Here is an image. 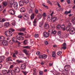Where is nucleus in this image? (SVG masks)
I'll use <instances>...</instances> for the list:
<instances>
[{
	"label": "nucleus",
	"mask_w": 75,
	"mask_h": 75,
	"mask_svg": "<svg viewBox=\"0 0 75 75\" xmlns=\"http://www.w3.org/2000/svg\"><path fill=\"white\" fill-rule=\"evenodd\" d=\"M33 75H35V74H35V72H36V71H37V69H35V68H34L33 69Z\"/></svg>",
	"instance_id": "35"
},
{
	"label": "nucleus",
	"mask_w": 75,
	"mask_h": 75,
	"mask_svg": "<svg viewBox=\"0 0 75 75\" xmlns=\"http://www.w3.org/2000/svg\"><path fill=\"white\" fill-rule=\"evenodd\" d=\"M16 38L17 40H21V41H22L24 40V37L23 36H20L19 35H17L16 37Z\"/></svg>",
	"instance_id": "2"
},
{
	"label": "nucleus",
	"mask_w": 75,
	"mask_h": 75,
	"mask_svg": "<svg viewBox=\"0 0 75 75\" xmlns=\"http://www.w3.org/2000/svg\"><path fill=\"white\" fill-rule=\"evenodd\" d=\"M61 28L63 30V31H64L65 30V25H62L61 26Z\"/></svg>",
	"instance_id": "25"
},
{
	"label": "nucleus",
	"mask_w": 75,
	"mask_h": 75,
	"mask_svg": "<svg viewBox=\"0 0 75 75\" xmlns=\"http://www.w3.org/2000/svg\"><path fill=\"white\" fill-rule=\"evenodd\" d=\"M71 29L72 30L71 31V32L70 33V34L73 35V34H74L75 33V29L74 28H72Z\"/></svg>",
	"instance_id": "13"
},
{
	"label": "nucleus",
	"mask_w": 75,
	"mask_h": 75,
	"mask_svg": "<svg viewBox=\"0 0 75 75\" xmlns=\"http://www.w3.org/2000/svg\"><path fill=\"white\" fill-rule=\"evenodd\" d=\"M33 23H37V21H36V19H35Z\"/></svg>",
	"instance_id": "61"
},
{
	"label": "nucleus",
	"mask_w": 75,
	"mask_h": 75,
	"mask_svg": "<svg viewBox=\"0 0 75 75\" xmlns=\"http://www.w3.org/2000/svg\"><path fill=\"white\" fill-rule=\"evenodd\" d=\"M47 57V55L45 54L42 55H40L39 56V58H42L43 59H46Z\"/></svg>",
	"instance_id": "4"
},
{
	"label": "nucleus",
	"mask_w": 75,
	"mask_h": 75,
	"mask_svg": "<svg viewBox=\"0 0 75 75\" xmlns=\"http://www.w3.org/2000/svg\"><path fill=\"white\" fill-rule=\"evenodd\" d=\"M50 26H49V24H48V23L47 22H46L44 26V28L45 29H48L49 28Z\"/></svg>",
	"instance_id": "11"
},
{
	"label": "nucleus",
	"mask_w": 75,
	"mask_h": 75,
	"mask_svg": "<svg viewBox=\"0 0 75 75\" xmlns=\"http://www.w3.org/2000/svg\"><path fill=\"white\" fill-rule=\"evenodd\" d=\"M71 28L70 27H69V26H67V27L66 28V30L67 31H70V30H71V29H70Z\"/></svg>",
	"instance_id": "32"
},
{
	"label": "nucleus",
	"mask_w": 75,
	"mask_h": 75,
	"mask_svg": "<svg viewBox=\"0 0 75 75\" xmlns=\"http://www.w3.org/2000/svg\"><path fill=\"white\" fill-rule=\"evenodd\" d=\"M6 61L7 62H9L10 61H13L12 57H7L6 59Z\"/></svg>",
	"instance_id": "8"
},
{
	"label": "nucleus",
	"mask_w": 75,
	"mask_h": 75,
	"mask_svg": "<svg viewBox=\"0 0 75 75\" xmlns=\"http://www.w3.org/2000/svg\"><path fill=\"white\" fill-rule=\"evenodd\" d=\"M57 4L59 7H61V6H60V5L59 4V3H58V2H57Z\"/></svg>",
	"instance_id": "60"
},
{
	"label": "nucleus",
	"mask_w": 75,
	"mask_h": 75,
	"mask_svg": "<svg viewBox=\"0 0 75 75\" xmlns=\"http://www.w3.org/2000/svg\"><path fill=\"white\" fill-rule=\"evenodd\" d=\"M52 56L53 57H55L56 55H55V52H53L52 53Z\"/></svg>",
	"instance_id": "41"
},
{
	"label": "nucleus",
	"mask_w": 75,
	"mask_h": 75,
	"mask_svg": "<svg viewBox=\"0 0 75 75\" xmlns=\"http://www.w3.org/2000/svg\"><path fill=\"white\" fill-rule=\"evenodd\" d=\"M2 73L3 74H7V70H3L2 71Z\"/></svg>",
	"instance_id": "24"
},
{
	"label": "nucleus",
	"mask_w": 75,
	"mask_h": 75,
	"mask_svg": "<svg viewBox=\"0 0 75 75\" xmlns=\"http://www.w3.org/2000/svg\"><path fill=\"white\" fill-rule=\"evenodd\" d=\"M31 19H34V14H32L30 16Z\"/></svg>",
	"instance_id": "39"
},
{
	"label": "nucleus",
	"mask_w": 75,
	"mask_h": 75,
	"mask_svg": "<svg viewBox=\"0 0 75 75\" xmlns=\"http://www.w3.org/2000/svg\"><path fill=\"white\" fill-rule=\"evenodd\" d=\"M18 18H22V16L21 15H20L18 16Z\"/></svg>",
	"instance_id": "62"
},
{
	"label": "nucleus",
	"mask_w": 75,
	"mask_h": 75,
	"mask_svg": "<svg viewBox=\"0 0 75 75\" xmlns=\"http://www.w3.org/2000/svg\"><path fill=\"white\" fill-rule=\"evenodd\" d=\"M9 25V23H5L4 26H5V27H8Z\"/></svg>",
	"instance_id": "33"
},
{
	"label": "nucleus",
	"mask_w": 75,
	"mask_h": 75,
	"mask_svg": "<svg viewBox=\"0 0 75 75\" xmlns=\"http://www.w3.org/2000/svg\"><path fill=\"white\" fill-rule=\"evenodd\" d=\"M9 13L11 15H14L16 12L14 10L12 9H10L9 11Z\"/></svg>",
	"instance_id": "9"
},
{
	"label": "nucleus",
	"mask_w": 75,
	"mask_h": 75,
	"mask_svg": "<svg viewBox=\"0 0 75 75\" xmlns=\"http://www.w3.org/2000/svg\"><path fill=\"white\" fill-rule=\"evenodd\" d=\"M57 33V31L55 30H53L52 34H55Z\"/></svg>",
	"instance_id": "45"
},
{
	"label": "nucleus",
	"mask_w": 75,
	"mask_h": 75,
	"mask_svg": "<svg viewBox=\"0 0 75 75\" xmlns=\"http://www.w3.org/2000/svg\"><path fill=\"white\" fill-rule=\"evenodd\" d=\"M14 7L15 10H17L18 8V4L17 3H14Z\"/></svg>",
	"instance_id": "16"
},
{
	"label": "nucleus",
	"mask_w": 75,
	"mask_h": 75,
	"mask_svg": "<svg viewBox=\"0 0 75 75\" xmlns=\"http://www.w3.org/2000/svg\"><path fill=\"white\" fill-rule=\"evenodd\" d=\"M13 66H14V65H11L10 66V67L9 68L10 69H12L13 68Z\"/></svg>",
	"instance_id": "58"
},
{
	"label": "nucleus",
	"mask_w": 75,
	"mask_h": 75,
	"mask_svg": "<svg viewBox=\"0 0 75 75\" xmlns=\"http://www.w3.org/2000/svg\"><path fill=\"white\" fill-rule=\"evenodd\" d=\"M23 16H23V18L25 20H28V19H29V16L27 13L25 14Z\"/></svg>",
	"instance_id": "6"
},
{
	"label": "nucleus",
	"mask_w": 75,
	"mask_h": 75,
	"mask_svg": "<svg viewBox=\"0 0 75 75\" xmlns=\"http://www.w3.org/2000/svg\"><path fill=\"white\" fill-rule=\"evenodd\" d=\"M26 28H21L19 29V31H23V32L25 31L26 30Z\"/></svg>",
	"instance_id": "19"
},
{
	"label": "nucleus",
	"mask_w": 75,
	"mask_h": 75,
	"mask_svg": "<svg viewBox=\"0 0 75 75\" xmlns=\"http://www.w3.org/2000/svg\"><path fill=\"white\" fill-rule=\"evenodd\" d=\"M12 40L13 41V42H17V39L15 38V37H13L12 38Z\"/></svg>",
	"instance_id": "26"
},
{
	"label": "nucleus",
	"mask_w": 75,
	"mask_h": 75,
	"mask_svg": "<svg viewBox=\"0 0 75 75\" xmlns=\"http://www.w3.org/2000/svg\"><path fill=\"white\" fill-rule=\"evenodd\" d=\"M68 34L67 33H65L64 34V37L65 38L67 37H68Z\"/></svg>",
	"instance_id": "51"
},
{
	"label": "nucleus",
	"mask_w": 75,
	"mask_h": 75,
	"mask_svg": "<svg viewBox=\"0 0 75 75\" xmlns=\"http://www.w3.org/2000/svg\"><path fill=\"white\" fill-rule=\"evenodd\" d=\"M71 66L70 65H66L64 67V70L65 71H68L70 70Z\"/></svg>",
	"instance_id": "3"
},
{
	"label": "nucleus",
	"mask_w": 75,
	"mask_h": 75,
	"mask_svg": "<svg viewBox=\"0 0 75 75\" xmlns=\"http://www.w3.org/2000/svg\"><path fill=\"white\" fill-rule=\"evenodd\" d=\"M12 57L13 58H17V56L16 55L15 53L13 54Z\"/></svg>",
	"instance_id": "50"
},
{
	"label": "nucleus",
	"mask_w": 75,
	"mask_h": 75,
	"mask_svg": "<svg viewBox=\"0 0 75 75\" xmlns=\"http://www.w3.org/2000/svg\"><path fill=\"white\" fill-rule=\"evenodd\" d=\"M29 13H33V11L31 9H30L29 10Z\"/></svg>",
	"instance_id": "53"
},
{
	"label": "nucleus",
	"mask_w": 75,
	"mask_h": 75,
	"mask_svg": "<svg viewBox=\"0 0 75 75\" xmlns=\"http://www.w3.org/2000/svg\"><path fill=\"white\" fill-rule=\"evenodd\" d=\"M38 34H36L35 35V38H38Z\"/></svg>",
	"instance_id": "55"
},
{
	"label": "nucleus",
	"mask_w": 75,
	"mask_h": 75,
	"mask_svg": "<svg viewBox=\"0 0 75 75\" xmlns=\"http://www.w3.org/2000/svg\"><path fill=\"white\" fill-rule=\"evenodd\" d=\"M10 4L9 6L10 7H12L13 3H14V0H9Z\"/></svg>",
	"instance_id": "5"
},
{
	"label": "nucleus",
	"mask_w": 75,
	"mask_h": 75,
	"mask_svg": "<svg viewBox=\"0 0 75 75\" xmlns=\"http://www.w3.org/2000/svg\"><path fill=\"white\" fill-rule=\"evenodd\" d=\"M25 3H26V4H27V3H29V1H28V0H26Z\"/></svg>",
	"instance_id": "59"
},
{
	"label": "nucleus",
	"mask_w": 75,
	"mask_h": 75,
	"mask_svg": "<svg viewBox=\"0 0 75 75\" xmlns=\"http://www.w3.org/2000/svg\"><path fill=\"white\" fill-rule=\"evenodd\" d=\"M56 20H57V18L56 17H54L53 18H52V17L51 22L54 23L55 21H56Z\"/></svg>",
	"instance_id": "22"
},
{
	"label": "nucleus",
	"mask_w": 75,
	"mask_h": 75,
	"mask_svg": "<svg viewBox=\"0 0 75 75\" xmlns=\"http://www.w3.org/2000/svg\"><path fill=\"white\" fill-rule=\"evenodd\" d=\"M23 44L25 45H27V40H25L23 42Z\"/></svg>",
	"instance_id": "34"
},
{
	"label": "nucleus",
	"mask_w": 75,
	"mask_h": 75,
	"mask_svg": "<svg viewBox=\"0 0 75 75\" xmlns=\"http://www.w3.org/2000/svg\"><path fill=\"white\" fill-rule=\"evenodd\" d=\"M39 74L40 75H43V71H39Z\"/></svg>",
	"instance_id": "47"
},
{
	"label": "nucleus",
	"mask_w": 75,
	"mask_h": 75,
	"mask_svg": "<svg viewBox=\"0 0 75 75\" xmlns=\"http://www.w3.org/2000/svg\"><path fill=\"white\" fill-rule=\"evenodd\" d=\"M18 34L20 35H24V33H19Z\"/></svg>",
	"instance_id": "54"
},
{
	"label": "nucleus",
	"mask_w": 75,
	"mask_h": 75,
	"mask_svg": "<svg viewBox=\"0 0 75 75\" xmlns=\"http://www.w3.org/2000/svg\"><path fill=\"white\" fill-rule=\"evenodd\" d=\"M9 42L10 44H12L14 42H13V40H11L9 41Z\"/></svg>",
	"instance_id": "46"
},
{
	"label": "nucleus",
	"mask_w": 75,
	"mask_h": 75,
	"mask_svg": "<svg viewBox=\"0 0 75 75\" xmlns=\"http://www.w3.org/2000/svg\"><path fill=\"white\" fill-rule=\"evenodd\" d=\"M5 34L7 37H11L13 35V33L11 31H7L5 32Z\"/></svg>",
	"instance_id": "1"
},
{
	"label": "nucleus",
	"mask_w": 75,
	"mask_h": 75,
	"mask_svg": "<svg viewBox=\"0 0 75 75\" xmlns=\"http://www.w3.org/2000/svg\"><path fill=\"white\" fill-rule=\"evenodd\" d=\"M16 62H17V63H18V64L20 63H21V62H23V61L21 60H20L19 59H18L16 60Z\"/></svg>",
	"instance_id": "36"
},
{
	"label": "nucleus",
	"mask_w": 75,
	"mask_h": 75,
	"mask_svg": "<svg viewBox=\"0 0 75 75\" xmlns=\"http://www.w3.org/2000/svg\"><path fill=\"white\" fill-rule=\"evenodd\" d=\"M56 28L58 30H59L61 28V25H59L56 26Z\"/></svg>",
	"instance_id": "30"
},
{
	"label": "nucleus",
	"mask_w": 75,
	"mask_h": 75,
	"mask_svg": "<svg viewBox=\"0 0 75 75\" xmlns=\"http://www.w3.org/2000/svg\"><path fill=\"white\" fill-rule=\"evenodd\" d=\"M0 57L1 59H3V60H4L5 59V57L4 56H2Z\"/></svg>",
	"instance_id": "42"
},
{
	"label": "nucleus",
	"mask_w": 75,
	"mask_h": 75,
	"mask_svg": "<svg viewBox=\"0 0 75 75\" xmlns=\"http://www.w3.org/2000/svg\"><path fill=\"white\" fill-rule=\"evenodd\" d=\"M31 47L30 46H24L23 48H27V49H30Z\"/></svg>",
	"instance_id": "37"
},
{
	"label": "nucleus",
	"mask_w": 75,
	"mask_h": 75,
	"mask_svg": "<svg viewBox=\"0 0 75 75\" xmlns=\"http://www.w3.org/2000/svg\"><path fill=\"white\" fill-rule=\"evenodd\" d=\"M8 3L7 1H4L2 2V4L4 7H6L7 6Z\"/></svg>",
	"instance_id": "18"
},
{
	"label": "nucleus",
	"mask_w": 75,
	"mask_h": 75,
	"mask_svg": "<svg viewBox=\"0 0 75 75\" xmlns=\"http://www.w3.org/2000/svg\"><path fill=\"white\" fill-rule=\"evenodd\" d=\"M4 21H5V19H1L0 18V22H4Z\"/></svg>",
	"instance_id": "48"
},
{
	"label": "nucleus",
	"mask_w": 75,
	"mask_h": 75,
	"mask_svg": "<svg viewBox=\"0 0 75 75\" xmlns=\"http://www.w3.org/2000/svg\"><path fill=\"white\" fill-rule=\"evenodd\" d=\"M11 75H15L16 74V73L15 70H12L11 71Z\"/></svg>",
	"instance_id": "23"
},
{
	"label": "nucleus",
	"mask_w": 75,
	"mask_h": 75,
	"mask_svg": "<svg viewBox=\"0 0 75 75\" xmlns=\"http://www.w3.org/2000/svg\"><path fill=\"white\" fill-rule=\"evenodd\" d=\"M38 17L39 19H40L42 18V15H41V14L39 13L38 16Z\"/></svg>",
	"instance_id": "43"
},
{
	"label": "nucleus",
	"mask_w": 75,
	"mask_h": 75,
	"mask_svg": "<svg viewBox=\"0 0 75 75\" xmlns=\"http://www.w3.org/2000/svg\"><path fill=\"white\" fill-rule=\"evenodd\" d=\"M2 44L4 46H7L8 45V42L5 40L2 42Z\"/></svg>",
	"instance_id": "15"
},
{
	"label": "nucleus",
	"mask_w": 75,
	"mask_h": 75,
	"mask_svg": "<svg viewBox=\"0 0 75 75\" xmlns=\"http://www.w3.org/2000/svg\"><path fill=\"white\" fill-rule=\"evenodd\" d=\"M71 13V10H70L69 11H65L64 13V14H66L67 15L68 14H70Z\"/></svg>",
	"instance_id": "28"
},
{
	"label": "nucleus",
	"mask_w": 75,
	"mask_h": 75,
	"mask_svg": "<svg viewBox=\"0 0 75 75\" xmlns=\"http://www.w3.org/2000/svg\"><path fill=\"white\" fill-rule=\"evenodd\" d=\"M43 34L44 37H45V38H47L48 37H49V35H50V33H48L46 32H44Z\"/></svg>",
	"instance_id": "7"
},
{
	"label": "nucleus",
	"mask_w": 75,
	"mask_h": 75,
	"mask_svg": "<svg viewBox=\"0 0 75 75\" xmlns=\"http://www.w3.org/2000/svg\"><path fill=\"white\" fill-rule=\"evenodd\" d=\"M5 38L3 36H0V40L1 41H4V40Z\"/></svg>",
	"instance_id": "27"
},
{
	"label": "nucleus",
	"mask_w": 75,
	"mask_h": 75,
	"mask_svg": "<svg viewBox=\"0 0 75 75\" xmlns=\"http://www.w3.org/2000/svg\"><path fill=\"white\" fill-rule=\"evenodd\" d=\"M45 44L46 45H48V42L47 41H46L45 42Z\"/></svg>",
	"instance_id": "64"
},
{
	"label": "nucleus",
	"mask_w": 75,
	"mask_h": 75,
	"mask_svg": "<svg viewBox=\"0 0 75 75\" xmlns=\"http://www.w3.org/2000/svg\"><path fill=\"white\" fill-rule=\"evenodd\" d=\"M42 25H43V23H40L39 25V27H41L42 26Z\"/></svg>",
	"instance_id": "63"
},
{
	"label": "nucleus",
	"mask_w": 75,
	"mask_h": 75,
	"mask_svg": "<svg viewBox=\"0 0 75 75\" xmlns=\"http://www.w3.org/2000/svg\"><path fill=\"white\" fill-rule=\"evenodd\" d=\"M67 23L68 27H72V23H71L70 22V21L69 20L67 21Z\"/></svg>",
	"instance_id": "12"
},
{
	"label": "nucleus",
	"mask_w": 75,
	"mask_h": 75,
	"mask_svg": "<svg viewBox=\"0 0 75 75\" xmlns=\"http://www.w3.org/2000/svg\"><path fill=\"white\" fill-rule=\"evenodd\" d=\"M53 31V30H52V29L49 30V31H48V32L50 33H49L50 34V35H51V34H52V33Z\"/></svg>",
	"instance_id": "40"
},
{
	"label": "nucleus",
	"mask_w": 75,
	"mask_h": 75,
	"mask_svg": "<svg viewBox=\"0 0 75 75\" xmlns=\"http://www.w3.org/2000/svg\"><path fill=\"white\" fill-rule=\"evenodd\" d=\"M20 11H21V13H24L25 12V9L24 7H22L21 8Z\"/></svg>",
	"instance_id": "20"
},
{
	"label": "nucleus",
	"mask_w": 75,
	"mask_h": 75,
	"mask_svg": "<svg viewBox=\"0 0 75 75\" xmlns=\"http://www.w3.org/2000/svg\"><path fill=\"white\" fill-rule=\"evenodd\" d=\"M11 25H12L13 26H15L16 25V22H15V21H12V23L11 24Z\"/></svg>",
	"instance_id": "31"
},
{
	"label": "nucleus",
	"mask_w": 75,
	"mask_h": 75,
	"mask_svg": "<svg viewBox=\"0 0 75 75\" xmlns=\"http://www.w3.org/2000/svg\"><path fill=\"white\" fill-rule=\"evenodd\" d=\"M22 72L23 73L24 75H27V74L28 73L27 72H25L24 71H22Z\"/></svg>",
	"instance_id": "44"
},
{
	"label": "nucleus",
	"mask_w": 75,
	"mask_h": 75,
	"mask_svg": "<svg viewBox=\"0 0 75 75\" xmlns=\"http://www.w3.org/2000/svg\"><path fill=\"white\" fill-rule=\"evenodd\" d=\"M14 54H15L16 55H17L18 54V51H15V53Z\"/></svg>",
	"instance_id": "56"
},
{
	"label": "nucleus",
	"mask_w": 75,
	"mask_h": 75,
	"mask_svg": "<svg viewBox=\"0 0 75 75\" xmlns=\"http://www.w3.org/2000/svg\"><path fill=\"white\" fill-rule=\"evenodd\" d=\"M19 3L20 6H24V2L22 0L20 1L19 2Z\"/></svg>",
	"instance_id": "17"
},
{
	"label": "nucleus",
	"mask_w": 75,
	"mask_h": 75,
	"mask_svg": "<svg viewBox=\"0 0 75 75\" xmlns=\"http://www.w3.org/2000/svg\"><path fill=\"white\" fill-rule=\"evenodd\" d=\"M57 54L58 55H61L62 54V52L61 51H59V52H58L57 53Z\"/></svg>",
	"instance_id": "38"
},
{
	"label": "nucleus",
	"mask_w": 75,
	"mask_h": 75,
	"mask_svg": "<svg viewBox=\"0 0 75 75\" xmlns=\"http://www.w3.org/2000/svg\"><path fill=\"white\" fill-rule=\"evenodd\" d=\"M26 68V65L23 64H21V69L22 70H25Z\"/></svg>",
	"instance_id": "10"
},
{
	"label": "nucleus",
	"mask_w": 75,
	"mask_h": 75,
	"mask_svg": "<svg viewBox=\"0 0 75 75\" xmlns=\"http://www.w3.org/2000/svg\"><path fill=\"white\" fill-rule=\"evenodd\" d=\"M23 51L24 53H25V54H26V55H28V53H27V50L24 49L23 50Z\"/></svg>",
	"instance_id": "29"
},
{
	"label": "nucleus",
	"mask_w": 75,
	"mask_h": 75,
	"mask_svg": "<svg viewBox=\"0 0 75 75\" xmlns=\"http://www.w3.org/2000/svg\"><path fill=\"white\" fill-rule=\"evenodd\" d=\"M30 6L31 8H34V7H35V5H34V3H33V2L32 3H30Z\"/></svg>",
	"instance_id": "21"
},
{
	"label": "nucleus",
	"mask_w": 75,
	"mask_h": 75,
	"mask_svg": "<svg viewBox=\"0 0 75 75\" xmlns=\"http://www.w3.org/2000/svg\"><path fill=\"white\" fill-rule=\"evenodd\" d=\"M3 27V23L1 22H0V28Z\"/></svg>",
	"instance_id": "52"
},
{
	"label": "nucleus",
	"mask_w": 75,
	"mask_h": 75,
	"mask_svg": "<svg viewBox=\"0 0 75 75\" xmlns=\"http://www.w3.org/2000/svg\"><path fill=\"white\" fill-rule=\"evenodd\" d=\"M36 54L37 55H40V52H37Z\"/></svg>",
	"instance_id": "57"
},
{
	"label": "nucleus",
	"mask_w": 75,
	"mask_h": 75,
	"mask_svg": "<svg viewBox=\"0 0 75 75\" xmlns=\"http://www.w3.org/2000/svg\"><path fill=\"white\" fill-rule=\"evenodd\" d=\"M11 70L10 69H9L8 70V71H7V74H8V73H11Z\"/></svg>",
	"instance_id": "49"
},
{
	"label": "nucleus",
	"mask_w": 75,
	"mask_h": 75,
	"mask_svg": "<svg viewBox=\"0 0 75 75\" xmlns=\"http://www.w3.org/2000/svg\"><path fill=\"white\" fill-rule=\"evenodd\" d=\"M15 72L16 73H19L20 72V68L17 67H16L15 68Z\"/></svg>",
	"instance_id": "14"
}]
</instances>
